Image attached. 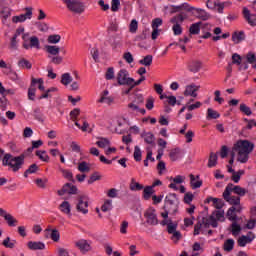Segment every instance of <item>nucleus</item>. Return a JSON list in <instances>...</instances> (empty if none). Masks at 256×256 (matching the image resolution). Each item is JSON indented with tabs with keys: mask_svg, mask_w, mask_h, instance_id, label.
<instances>
[{
	"mask_svg": "<svg viewBox=\"0 0 256 256\" xmlns=\"http://www.w3.org/2000/svg\"><path fill=\"white\" fill-rule=\"evenodd\" d=\"M33 146L27 148V150L19 156H13V154H5L2 157V167H10L14 173H17L25 165V157H29L33 153Z\"/></svg>",
	"mask_w": 256,
	"mask_h": 256,
	"instance_id": "1",
	"label": "nucleus"
},
{
	"mask_svg": "<svg viewBox=\"0 0 256 256\" xmlns=\"http://www.w3.org/2000/svg\"><path fill=\"white\" fill-rule=\"evenodd\" d=\"M255 149V144H253L249 140H238L233 148L232 151L238 153L237 161L239 163H247L249 161V154L253 152Z\"/></svg>",
	"mask_w": 256,
	"mask_h": 256,
	"instance_id": "2",
	"label": "nucleus"
},
{
	"mask_svg": "<svg viewBox=\"0 0 256 256\" xmlns=\"http://www.w3.org/2000/svg\"><path fill=\"white\" fill-rule=\"evenodd\" d=\"M145 105V97L143 96V94H135L132 102H130L128 104V109L131 113H140L141 115H145V113H147V111L145 110V108H143Z\"/></svg>",
	"mask_w": 256,
	"mask_h": 256,
	"instance_id": "3",
	"label": "nucleus"
},
{
	"mask_svg": "<svg viewBox=\"0 0 256 256\" xmlns=\"http://www.w3.org/2000/svg\"><path fill=\"white\" fill-rule=\"evenodd\" d=\"M179 198L175 193H169L164 199V211H170V215H177L179 211Z\"/></svg>",
	"mask_w": 256,
	"mask_h": 256,
	"instance_id": "4",
	"label": "nucleus"
},
{
	"mask_svg": "<svg viewBox=\"0 0 256 256\" xmlns=\"http://www.w3.org/2000/svg\"><path fill=\"white\" fill-rule=\"evenodd\" d=\"M22 46L24 49H41V43L39 42V38L37 36H29V33H24L22 35Z\"/></svg>",
	"mask_w": 256,
	"mask_h": 256,
	"instance_id": "5",
	"label": "nucleus"
},
{
	"mask_svg": "<svg viewBox=\"0 0 256 256\" xmlns=\"http://www.w3.org/2000/svg\"><path fill=\"white\" fill-rule=\"evenodd\" d=\"M65 3L67 9L71 11V13H75L76 15H81L85 13V4L79 0H62Z\"/></svg>",
	"mask_w": 256,
	"mask_h": 256,
	"instance_id": "6",
	"label": "nucleus"
},
{
	"mask_svg": "<svg viewBox=\"0 0 256 256\" xmlns=\"http://www.w3.org/2000/svg\"><path fill=\"white\" fill-rule=\"evenodd\" d=\"M144 217L146 219L147 225H151L152 227L159 225V219L157 218V210H155L153 207H149L144 212Z\"/></svg>",
	"mask_w": 256,
	"mask_h": 256,
	"instance_id": "7",
	"label": "nucleus"
},
{
	"mask_svg": "<svg viewBox=\"0 0 256 256\" xmlns=\"http://www.w3.org/2000/svg\"><path fill=\"white\" fill-rule=\"evenodd\" d=\"M118 85H131L133 78L129 77V71L127 69H121L116 76Z\"/></svg>",
	"mask_w": 256,
	"mask_h": 256,
	"instance_id": "8",
	"label": "nucleus"
},
{
	"mask_svg": "<svg viewBox=\"0 0 256 256\" xmlns=\"http://www.w3.org/2000/svg\"><path fill=\"white\" fill-rule=\"evenodd\" d=\"M76 209L78 213L87 215L89 213V198L85 195L79 196Z\"/></svg>",
	"mask_w": 256,
	"mask_h": 256,
	"instance_id": "9",
	"label": "nucleus"
},
{
	"mask_svg": "<svg viewBox=\"0 0 256 256\" xmlns=\"http://www.w3.org/2000/svg\"><path fill=\"white\" fill-rule=\"evenodd\" d=\"M223 199L229 203V205H241V197L231 196V188H225L223 192Z\"/></svg>",
	"mask_w": 256,
	"mask_h": 256,
	"instance_id": "10",
	"label": "nucleus"
},
{
	"mask_svg": "<svg viewBox=\"0 0 256 256\" xmlns=\"http://www.w3.org/2000/svg\"><path fill=\"white\" fill-rule=\"evenodd\" d=\"M253 241H255V233L250 231L247 235H242L238 238V247H246L250 243H253Z\"/></svg>",
	"mask_w": 256,
	"mask_h": 256,
	"instance_id": "11",
	"label": "nucleus"
},
{
	"mask_svg": "<svg viewBox=\"0 0 256 256\" xmlns=\"http://www.w3.org/2000/svg\"><path fill=\"white\" fill-rule=\"evenodd\" d=\"M26 13L25 14H20L18 16H13L12 17V22L13 23H25L26 19H31L33 17V8L27 7L25 8Z\"/></svg>",
	"mask_w": 256,
	"mask_h": 256,
	"instance_id": "12",
	"label": "nucleus"
},
{
	"mask_svg": "<svg viewBox=\"0 0 256 256\" xmlns=\"http://www.w3.org/2000/svg\"><path fill=\"white\" fill-rule=\"evenodd\" d=\"M77 186L71 184V183H66L63 185L62 189L58 190L57 193L60 197H63L65 193H68V195H77Z\"/></svg>",
	"mask_w": 256,
	"mask_h": 256,
	"instance_id": "13",
	"label": "nucleus"
},
{
	"mask_svg": "<svg viewBox=\"0 0 256 256\" xmlns=\"http://www.w3.org/2000/svg\"><path fill=\"white\" fill-rule=\"evenodd\" d=\"M75 247L79 249V251L82 252L83 255H85V253H89V251L91 250V244L85 239H80L76 241Z\"/></svg>",
	"mask_w": 256,
	"mask_h": 256,
	"instance_id": "14",
	"label": "nucleus"
},
{
	"mask_svg": "<svg viewBox=\"0 0 256 256\" xmlns=\"http://www.w3.org/2000/svg\"><path fill=\"white\" fill-rule=\"evenodd\" d=\"M203 67V62L201 60H190L187 63V69L190 73H199Z\"/></svg>",
	"mask_w": 256,
	"mask_h": 256,
	"instance_id": "15",
	"label": "nucleus"
},
{
	"mask_svg": "<svg viewBox=\"0 0 256 256\" xmlns=\"http://www.w3.org/2000/svg\"><path fill=\"white\" fill-rule=\"evenodd\" d=\"M243 15H244V19L247 21V23L251 25V27L256 26V15L251 14V11L248 10V8L243 9Z\"/></svg>",
	"mask_w": 256,
	"mask_h": 256,
	"instance_id": "16",
	"label": "nucleus"
},
{
	"mask_svg": "<svg viewBox=\"0 0 256 256\" xmlns=\"http://www.w3.org/2000/svg\"><path fill=\"white\" fill-rule=\"evenodd\" d=\"M226 189H231V193L232 191L236 194L239 195L240 197H245V195L247 194V190L241 186H235L233 185V183H229L226 186Z\"/></svg>",
	"mask_w": 256,
	"mask_h": 256,
	"instance_id": "17",
	"label": "nucleus"
},
{
	"mask_svg": "<svg viewBox=\"0 0 256 256\" xmlns=\"http://www.w3.org/2000/svg\"><path fill=\"white\" fill-rule=\"evenodd\" d=\"M195 16L197 19H201V21H209L211 19V14H209L207 11L201 8H195Z\"/></svg>",
	"mask_w": 256,
	"mask_h": 256,
	"instance_id": "18",
	"label": "nucleus"
},
{
	"mask_svg": "<svg viewBox=\"0 0 256 256\" xmlns=\"http://www.w3.org/2000/svg\"><path fill=\"white\" fill-rule=\"evenodd\" d=\"M7 90L3 86V83L0 82V107L3 111L7 109V98L5 97Z\"/></svg>",
	"mask_w": 256,
	"mask_h": 256,
	"instance_id": "19",
	"label": "nucleus"
},
{
	"mask_svg": "<svg viewBox=\"0 0 256 256\" xmlns=\"http://www.w3.org/2000/svg\"><path fill=\"white\" fill-rule=\"evenodd\" d=\"M213 203V207H215V209L221 210L222 207H225V202L223 201V199L220 198H213V197H208L205 200V203Z\"/></svg>",
	"mask_w": 256,
	"mask_h": 256,
	"instance_id": "20",
	"label": "nucleus"
},
{
	"mask_svg": "<svg viewBox=\"0 0 256 256\" xmlns=\"http://www.w3.org/2000/svg\"><path fill=\"white\" fill-rule=\"evenodd\" d=\"M28 249H30V251H43L45 250V243L38 241H29L28 244Z\"/></svg>",
	"mask_w": 256,
	"mask_h": 256,
	"instance_id": "21",
	"label": "nucleus"
},
{
	"mask_svg": "<svg viewBox=\"0 0 256 256\" xmlns=\"http://www.w3.org/2000/svg\"><path fill=\"white\" fill-rule=\"evenodd\" d=\"M197 91H199V86L195 84L186 86L184 91L185 97H197Z\"/></svg>",
	"mask_w": 256,
	"mask_h": 256,
	"instance_id": "22",
	"label": "nucleus"
},
{
	"mask_svg": "<svg viewBox=\"0 0 256 256\" xmlns=\"http://www.w3.org/2000/svg\"><path fill=\"white\" fill-rule=\"evenodd\" d=\"M142 139H144L147 145H155V135L151 132H143L141 134Z\"/></svg>",
	"mask_w": 256,
	"mask_h": 256,
	"instance_id": "23",
	"label": "nucleus"
},
{
	"mask_svg": "<svg viewBox=\"0 0 256 256\" xmlns=\"http://www.w3.org/2000/svg\"><path fill=\"white\" fill-rule=\"evenodd\" d=\"M47 233H50V239L54 241V243H58L59 239H61V234L57 229L46 228Z\"/></svg>",
	"mask_w": 256,
	"mask_h": 256,
	"instance_id": "24",
	"label": "nucleus"
},
{
	"mask_svg": "<svg viewBox=\"0 0 256 256\" xmlns=\"http://www.w3.org/2000/svg\"><path fill=\"white\" fill-rule=\"evenodd\" d=\"M245 37V32L236 31L232 34V41H234L236 44H239L242 41H245Z\"/></svg>",
	"mask_w": 256,
	"mask_h": 256,
	"instance_id": "25",
	"label": "nucleus"
},
{
	"mask_svg": "<svg viewBox=\"0 0 256 256\" xmlns=\"http://www.w3.org/2000/svg\"><path fill=\"white\" fill-rule=\"evenodd\" d=\"M33 113L36 121H39L40 123H43L45 121V115H43V111L41 110V108L39 107L34 108Z\"/></svg>",
	"mask_w": 256,
	"mask_h": 256,
	"instance_id": "26",
	"label": "nucleus"
},
{
	"mask_svg": "<svg viewBox=\"0 0 256 256\" xmlns=\"http://www.w3.org/2000/svg\"><path fill=\"white\" fill-rule=\"evenodd\" d=\"M60 211L65 215L71 216V204L68 201H64L60 204Z\"/></svg>",
	"mask_w": 256,
	"mask_h": 256,
	"instance_id": "27",
	"label": "nucleus"
},
{
	"mask_svg": "<svg viewBox=\"0 0 256 256\" xmlns=\"http://www.w3.org/2000/svg\"><path fill=\"white\" fill-rule=\"evenodd\" d=\"M221 117V114L217 112L216 110H213V108H208L207 109V116L206 119L209 121L211 119H219Z\"/></svg>",
	"mask_w": 256,
	"mask_h": 256,
	"instance_id": "28",
	"label": "nucleus"
},
{
	"mask_svg": "<svg viewBox=\"0 0 256 256\" xmlns=\"http://www.w3.org/2000/svg\"><path fill=\"white\" fill-rule=\"evenodd\" d=\"M235 247V240H233L232 238L227 239L224 242V246L223 249L224 251H226L227 253H231V250Z\"/></svg>",
	"mask_w": 256,
	"mask_h": 256,
	"instance_id": "29",
	"label": "nucleus"
},
{
	"mask_svg": "<svg viewBox=\"0 0 256 256\" xmlns=\"http://www.w3.org/2000/svg\"><path fill=\"white\" fill-rule=\"evenodd\" d=\"M202 223L205 227H209V225H211L212 227L217 228L218 226L217 219L213 216H210V222L209 219L202 218Z\"/></svg>",
	"mask_w": 256,
	"mask_h": 256,
	"instance_id": "30",
	"label": "nucleus"
},
{
	"mask_svg": "<svg viewBox=\"0 0 256 256\" xmlns=\"http://www.w3.org/2000/svg\"><path fill=\"white\" fill-rule=\"evenodd\" d=\"M226 217L229 221H237V213L235 212V206H231L228 209Z\"/></svg>",
	"mask_w": 256,
	"mask_h": 256,
	"instance_id": "31",
	"label": "nucleus"
},
{
	"mask_svg": "<svg viewBox=\"0 0 256 256\" xmlns=\"http://www.w3.org/2000/svg\"><path fill=\"white\" fill-rule=\"evenodd\" d=\"M36 157L43 161L44 163H49V155H47V151L45 150H38L36 151Z\"/></svg>",
	"mask_w": 256,
	"mask_h": 256,
	"instance_id": "32",
	"label": "nucleus"
},
{
	"mask_svg": "<svg viewBox=\"0 0 256 256\" xmlns=\"http://www.w3.org/2000/svg\"><path fill=\"white\" fill-rule=\"evenodd\" d=\"M190 35H199L201 32V22L194 23L189 29Z\"/></svg>",
	"mask_w": 256,
	"mask_h": 256,
	"instance_id": "33",
	"label": "nucleus"
},
{
	"mask_svg": "<svg viewBox=\"0 0 256 256\" xmlns=\"http://www.w3.org/2000/svg\"><path fill=\"white\" fill-rule=\"evenodd\" d=\"M18 67H20V69H32L33 64H31L29 62V60L25 59V58H21L18 61Z\"/></svg>",
	"mask_w": 256,
	"mask_h": 256,
	"instance_id": "34",
	"label": "nucleus"
},
{
	"mask_svg": "<svg viewBox=\"0 0 256 256\" xmlns=\"http://www.w3.org/2000/svg\"><path fill=\"white\" fill-rule=\"evenodd\" d=\"M4 219L8 223L9 227H17V224L19 223V221L11 214L5 215Z\"/></svg>",
	"mask_w": 256,
	"mask_h": 256,
	"instance_id": "35",
	"label": "nucleus"
},
{
	"mask_svg": "<svg viewBox=\"0 0 256 256\" xmlns=\"http://www.w3.org/2000/svg\"><path fill=\"white\" fill-rule=\"evenodd\" d=\"M140 65L151 67L153 64V55H146L143 59L139 60Z\"/></svg>",
	"mask_w": 256,
	"mask_h": 256,
	"instance_id": "36",
	"label": "nucleus"
},
{
	"mask_svg": "<svg viewBox=\"0 0 256 256\" xmlns=\"http://www.w3.org/2000/svg\"><path fill=\"white\" fill-rule=\"evenodd\" d=\"M155 193V190L151 186H146L143 190V197L145 201H149L151 199V195Z\"/></svg>",
	"mask_w": 256,
	"mask_h": 256,
	"instance_id": "37",
	"label": "nucleus"
},
{
	"mask_svg": "<svg viewBox=\"0 0 256 256\" xmlns=\"http://www.w3.org/2000/svg\"><path fill=\"white\" fill-rule=\"evenodd\" d=\"M144 187L142 184L135 181V178L131 179L130 190L131 191H143Z\"/></svg>",
	"mask_w": 256,
	"mask_h": 256,
	"instance_id": "38",
	"label": "nucleus"
},
{
	"mask_svg": "<svg viewBox=\"0 0 256 256\" xmlns=\"http://www.w3.org/2000/svg\"><path fill=\"white\" fill-rule=\"evenodd\" d=\"M190 184L192 189H199L201 185H203V181L201 180L195 181V175L190 174Z\"/></svg>",
	"mask_w": 256,
	"mask_h": 256,
	"instance_id": "39",
	"label": "nucleus"
},
{
	"mask_svg": "<svg viewBox=\"0 0 256 256\" xmlns=\"http://www.w3.org/2000/svg\"><path fill=\"white\" fill-rule=\"evenodd\" d=\"M31 83H32V87H35L37 84H38V89L40 91H45V85H43V79L42 78H32L31 80Z\"/></svg>",
	"mask_w": 256,
	"mask_h": 256,
	"instance_id": "40",
	"label": "nucleus"
},
{
	"mask_svg": "<svg viewBox=\"0 0 256 256\" xmlns=\"http://www.w3.org/2000/svg\"><path fill=\"white\" fill-rule=\"evenodd\" d=\"M185 21V15L184 14H178L171 18L170 23H173L174 25H181Z\"/></svg>",
	"mask_w": 256,
	"mask_h": 256,
	"instance_id": "41",
	"label": "nucleus"
},
{
	"mask_svg": "<svg viewBox=\"0 0 256 256\" xmlns=\"http://www.w3.org/2000/svg\"><path fill=\"white\" fill-rule=\"evenodd\" d=\"M61 173L64 179L71 181V183H75V179L73 178V172H71V170L61 169Z\"/></svg>",
	"mask_w": 256,
	"mask_h": 256,
	"instance_id": "42",
	"label": "nucleus"
},
{
	"mask_svg": "<svg viewBox=\"0 0 256 256\" xmlns=\"http://www.w3.org/2000/svg\"><path fill=\"white\" fill-rule=\"evenodd\" d=\"M231 233H232V235H234V237H237V235H239V233H241V225H239L237 223V221H234L231 224Z\"/></svg>",
	"mask_w": 256,
	"mask_h": 256,
	"instance_id": "43",
	"label": "nucleus"
},
{
	"mask_svg": "<svg viewBox=\"0 0 256 256\" xmlns=\"http://www.w3.org/2000/svg\"><path fill=\"white\" fill-rule=\"evenodd\" d=\"M169 157L171 161H177V159H180L181 157V150H179V148L171 150V152L169 153Z\"/></svg>",
	"mask_w": 256,
	"mask_h": 256,
	"instance_id": "44",
	"label": "nucleus"
},
{
	"mask_svg": "<svg viewBox=\"0 0 256 256\" xmlns=\"http://www.w3.org/2000/svg\"><path fill=\"white\" fill-rule=\"evenodd\" d=\"M39 171V166L37 164H31L29 168L24 172V177H29L33 173H37Z\"/></svg>",
	"mask_w": 256,
	"mask_h": 256,
	"instance_id": "45",
	"label": "nucleus"
},
{
	"mask_svg": "<svg viewBox=\"0 0 256 256\" xmlns=\"http://www.w3.org/2000/svg\"><path fill=\"white\" fill-rule=\"evenodd\" d=\"M177 11H181V9H184V11H187L188 13H191V11H195V7L189 5V3L185 2L182 3L179 6H176Z\"/></svg>",
	"mask_w": 256,
	"mask_h": 256,
	"instance_id": "46",
	"label": "nucleus"
},
{
	"mask_svg": "<svg viewBox=\"0 0 256 256\" xmlns=\"http://www.w3.org/2000/svg\"><path fill=\"white\" fill-rule=\"evenodd\" d=\"M11 8L4 7L0 11L1 18L4 19V21H7L8 18L11 17Z\"/></svg>",
	"mask_w": 256,
	"mask_h": 256,
	"instance_id": "47",
	"label": "nucleus"
},
{
	"mask_svg": "<svg viewBox=\"0 0 256 256\" xmlns=\"http://www.w3.org/2000/svg\"><path fill=\"white\" fill-rule=\"evenodd\" d=\"M240 111L247 117H251L253 115V111H251V107L247 106L245 103L240 104Z\"/></svg>",
	"mask_w": 256,
	"mask_h": 256,
	"instance_id": "48",
	"label": "nucleus"
},
{
	"mask_svg": "<svg viewBox=\"0 0 256 256\" xmlns=\"http://www.w3.org/2000/svg\"><path fill=\"white\" fill-rule=\"evenodd\" d=\"M217 154L211 152L208 160V167L211 169L217 165Z\"/></svg>",
	"mask_w": 256,
	"mask_h": 256,
	"instance_id": "49",
	"label": "nucleus"
},
{
	"mask_svg": "<svg viewBox=\"0 0 256 256\" xmlns=\"http://www.w3.org/2000/svg\"><path fill=\"white\" fill-rule=\"evenodd\" d=\"M73 81V77H71V74L69 73H64L61 76V83L62 85H69Z\"/></svg>",
	"mask_w": 256,
	"mask_h": 256,
	"instance_id": "50",
	"label": "nucleus"
},
{
	"mask_svg": "<svg viewBox=\"0 0 256 256\" xmlns=\"http://www.w3.org/2000/svg\"><path fill=\"white\" fill-rule=\"evenodd\" d=\"M78 171H80V173H89L91 167H89L87 162L83 161L78 164Z\"/></svg>",
	"mask_w": 256,
	"mask_h": 256,
	"instance_id": "51",
	"label": "nucleus"
},
{
	"mask_svg": "<svg viewBox=\"0 0 256 256\" xmlns=\"http://www.w3.org/2000/svg\"><path fill=\"white\" fill-rule=\"evenodd\" d=\"M241 175H245V170L234 172L231 177L232 181H234V183H239V181H241Z\"/></svg>",
	"mask_w": 256,
	"mask_h": 256,
	"instance_id": "52",
	"label": "nucleus"
},
{
	"mask_svg": "<svg viewBox=\"0 0 256 256\" xmlns=\"http://www.w3.org/2000/svg\"><path fill=\"white\" fill-rule=\"evenodd\" d=\"M112 209H113V201L112 200H106L101 207V211H103V213H107V211H111Z\"/></svg>",
	"mask_w": 256,
	"mask_h": 256,
	"instance_id": "53",
	"label": "nucleus"
},
{
	"mask_svg": "<svg viewBox=\"0 0 256 256\" xmlns=\"http://www.w3.org/2000/svg\"><path fill=\"white\" fill-rule=\"evenodd\" d=\"M46 51L50 55H54L55 56V55H57L61 51V48H59L58 46L47 45L46 46Z\"/></svg>",
	"mask_w": 256,
	"mask_h": 256,
	"instance_id": "54",
	"label": "nucleus"
},
{
	"mask_svg": "<svg viewBox=\"0 0 256 256\" xmlns=\"http://www.w3.org/2000/svg\"><path fill=\"white\" fill-rule=\"evenodd\" d=\"M35 93H37V89L35 88V86H33V83L31 82L28 89V99L30 101H35Z\"/></svg>",
	"mask_w": 256,
	"mask_h": 256,
	"instance_id": "55",
	"label": "nucleus"
},
{
	"mask_svg": "<svg viewBox=\"0 0 256 256\" xmlns=\"http://www.w3.org/2000/svg\"><path fill=\"white\" fill-rule=\"evenodd\" d=\"M95 181H101V174H99V172H94L91 174L90 178L88 179V185H93Z\"/></svg>",
	"mask_w": 256,
	"mask_h": 256,
	"instance_id": "56",
	"label": "nucleus"
},
{
	"mask_svg": "<svg viewBox=\"0 0 256 256\" xmlns=\"http://www.w3.org/2000/svg\"><path fill=\"white\" fill-rule=\"evenodd\" d=\"M4 73H6L9 79H11L12 81H17V79H19L17 72L13 71L11 68H7Z\"/></svg>",
	"mask_w": 256,
	"mask_h": 256,
	"instance_id": "57",
	"label": "nucleus"
},
{
	"mask_svg": "<svg viewBox=\"0 0 256 256\" xmlns=\"http://www.w3.org/2000/svg\"><path fill=\"white\" fill-rule=\"evenodd\" d=\"M106 81H111L112 79H115V68L109 67L105 74Z\"/></svg>",
	"mask_w": 256,
	"mask_h": 256,
	"instance_id": "58",
	"label": "nucleus"
},
{
	"mask_svg": "<svg viewBox=\"0 0 256 256\" xmlns=\"http://www.w3.org/2000/svg\"><path fill=\"white\" fill-rule=\"evenodd\" d=\"M59 41H61V35L59 34H53L48 36V43H52V44H57L59 43Z\"/></svg>",
	"mask_w": 256,
	"mask_h": 256,
	"instance_id": "59",
	"label": "nucleus"
},
{
	"mask_svg": "<svg viewBox=\"0 0 256 256\" xmlns=\"http://www.w3.org/2000/svg\"><path fill=\"white\" fill-rule=\"evenodd\" d=\"M177 231V223H173V221L171 219H169V224L167 226V232L169 233V235H171L172 233H175Z\"/></svg>",
	"mask_w": 256,
	"mask_h": 256,
	"instance_id": "60",
	"label": "nucleus"
},
{
	"mask_svg": "<svg viewBox=\"0 0 256 256\" xmlns=\"http://www.w3.org/2000/svg\"><path fill=\"white\" fill-rule=\"evenodd\" d=\"M246 61L247 63H249L250 65H253V63H256V55L253 52H248L246 54Z\"/></svg>",
	"mask_w": 256,
	"mask_h": 256,
	"instance_id": "61",
	"label": "nucleus"
},
{
	"mask_svg": "<svg viewBox=\"0 0 256 256\" xmlns=\"http://www.w3.org/2000/svg\"><path fill=\"white\" fill-rule=\"evenodd\" d=\"M142 153H141V148L139 146L134 147V160L139 162L141 161Z\"/></svg>",
	"mask_w": 256,
	"mask_h": 256,
	"instance_id": "62",
	"label": "nucleus"
},
{
	"mask_svg": "<svg viewBox=\"0 0 256 256\" xmlns=\"http://www.w3.org/2000/svg\"><path fill=\"white\" fill-rule=\"evenodd\" d=\"M244 121L245 123H247L245 129H248V130H251L253 129V127H256V121L255 119H247V118H244Z\"/></svg>",
	"mask_w": 256,
	"mask_h": 256,
	"instance_id": "63",
	"label": "nucleus"
},
{
	"mask_svg": "<svg viewBox=\"0 0 256 256\" xmlns=\"http://www.w3.org/2000/svg\"><path fill=\"white\" fill-rule=\"evenodd\" d=\"M256 227V219H250L247 221L246 225L244 226V229H255Z\"/></svg>",
	"mask_w": 256,
	"mask_h": 256,
	"instance_id": "64",
	"label": "nucleus"
}]
</instances>
